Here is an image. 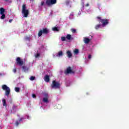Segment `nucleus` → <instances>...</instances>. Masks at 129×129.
I'll list each match as a JSON object with an SVG mask.
<instances>
[{
  "mask_svg": "<svg viewBox=\"0 0 129 129\" xmlns=\"http://www.w3.org/2000/svg\"><path fill=\"white\" fill-rule=\"evenodd\" d=\"M6 1V2H8V0H5Z\"/></svg>",
  "mask_w": 129,
  "mask_h": 129,
  "instance_id": "ea45409f",
  "label": "nucleus"
},
{
  "mask_svg": "<svg viewBox=\"0 0 129 129\" xmlns=\"http://www.w3.org/2000/svg\"><path fill=\"white\" fill-rule=\"evenodd\" d=\"M74 53L75 54V55H77V54L79 53V50L78 49H75L74 50Z\"/></svg>",
  "mask_w": 129,
  "mask_h": 129,
  "instance_id": "aec40b11",
  "label": "nucleus"
},
{
  "mask_svg": "<svg viewBox=\"0 0 129 129\" xmlns=\"http://www.w3.org/2000/svg\"><path fill=\"white\" fill-rule=\"evenodd\" d=\"M84 42L85 44H88V43L90 42V39H89L88 37H84Z\"/></svg>",
  "mask_w": 129,
  "mask_h": 129,
  "instance_id": "f8f14e48",
  "label": "nucleus"
},
{
  "mask_svg": "<svg viewBox=\"0 0 129 129\" xmlns=\"http://www.w3.org/2000/svg\"><path fill=\"white\" fill-rule=\"evenodd\" d=\"M67 54L68 58H71L72 57V53H71V51L68 50L67 51Z\"/></svg>",
  "mask_w": 129,
  "mask_h": 129,
  "instance_id": "4468645a",
  "label": "nucleus"
},
{
  "mask_svg": "<svg viewBox=\"0 0 129 129\" xmlns=\"http://www.w3.org/2000/svg\"><path fill=\"white\" fill-rule=\"evenodd\" d=\"M61 40L62 41V42H65V41H66V37L64 36H62L61 37Z\"/></svg>",
  "mask_w": 129,
  "mask_h": 129,
  "instance_id": "393cba45",
  "label": "nucleus"
},
{
  "mask_svg": "<svg viewBox=\"0 0 129 129\" xmlns=\"http://www.w3.org/2000/svg\"><path fill=\"white\" fill-rule=\"evenodd\" d=\"M42 6H45V2L44 1H42L40 3V4L39 5V7H42Z\"/></svg>",
  "mask_w": 129,
  "mask_h": 129,
  "instance_id": "4be33fe9",
  "label": "nucleus"
},
{
  "mask_svg": "<svg viewBox=\"0 0 129 129\" xmlns=\"http://www.w3.org/2000/svg\"><path fill=\"white\" fill-rule=\"evenodd\" d=\"M42 34H43V31L42 30H40L38 34V37H41V36H42Z\"/></svg>",
  "mask_w": 129,
  "mask_h": 129,
  "instance_id": "5701e85b",
  "label": "nucleus"
},
{
  "mask_svg": "<svg viewBox=\"0 0 129 129\" xmlns=\"http://www.w3.org/2000/svg\"><path fill=\"white\" fill-rule=\"evenodd\" d=\"M13 72H14V73H16V72H17V69H14L13 70Z\"/></svg>",
  "mask_w": 129,
  "mask_h": 129,
  "instance_id": "2f4dec72",
  "label": "nucleus"
},
{
  "mask_svg": "<svg viewBox=\"0 0 129 129\" xmlns=\"http://www.w3.org/2000/svg\"><path fill=\"white\" fill-rule=\"evenodd\" d=\"M64 73L65 74H72L73 73H74V71H73L72 70V69H71V68L70 67H68L66 70L64 71Z\"/></svg>",
  "mask_w": 129,
  "mask_h": 129,
  "instance_id": "6e6552de",
  "label": "nucleus"
},
{
  "mask_svg": "<svg viewBox=\"0 0 129 129\" xmlns=\"http://www.w3.org/2000/svg\"><path fill=\"white\" fill-rule=\"evenodd\" d=\"M22 14L23 15L24 18H28L29 10L27 9L26 5H23L22 6Z\"/></svg>",
  "mask_w": 129,
  "mask_h": 129,
  "instance_id": "20e7f679",
  "label": "nucleus"
},
{
  "mask_svg": "<svg viewBox=\"0 0 129 129\" xmlns=\"http://www.w3.org/2000/svg\"><path fill=\"white\" fill-rule=\"evenodd\" d=\"M35 58H39L40 57V53H38L36 54H35Z\"/></svg>",
  "mask_w": 129,
  "mask_h": 129,
  "instance_id": "c756f323",
  "label": "nucleus"
},
{
  "mask_svg": "<svg viewBox=\"0 0 129 129\" xmlns=\"http://www.w3.org/2000/svg\"><path fill=\"white\" fill-rule=\"evenodd\" d=\"M16 62L18 64V65H20V66H22L23 64H24V61L21 59V58L17 57L16 59Z\"/></svg>",
  "mask_w": 129,
  "mask_h": 129,
  "instance_id": "9b49d317",
  "label": "nucleus"
},
{
  "mask_svg": "<svg viewBox=\"0 0 129 129\" xmlns=\"http://www.w3.org/2000/svg\"><path fill=\"white\" fill-rule=\"evenodd\" d=\"M82 2V5L83 6V8L82 9V10H83V8L84 7V0H81Z\"/></svg>",
  "mask_w": 129,
  "mask_h": 129,
  "instance_id": "cd10ccee",
  "label": "nucleus"
},
{
  "mask_svg": "<svg viewBox=\"0 0 129 129\" xmlns=\"http://www.w3.org/2000/svg\"><path fill=\"white\" fill-rule=\"evenodd\" d=\"M51 87L54 89H58L61 87V84L57 81H53L51 84Z\"/></svg>",
  "mask_w": 129,
  "mask_h": 129,
  "instance_id": "7ed1b4c3",
  "label": "nucleus"
},
{
  "mask_svg": "<svg viewBox=\"0 0 129 129\" xmlns=\"http://www.w3.org/2000/svg\"><path fill=\"white\" fill-rule=\"evenodd\" d=\"M63 56V52L62 51H59L57 53L55 54H53V57L55 58V57H62Z\"/></svg>",
  "mask_w": 129,
  "mask_h": 129,
  "instance_id": "9d476101",
  "label": "nucleus"
},
{
  "mask_svg": "<svg viewBox=\"0 0 129 129\" xmlns=\"http://www.w3.org/2000/svg\"><path fill=\"white\" fill-rule=\"evenodd\" d=\"M49 95L48 93H45L43 94V97L42 99V102L40 104L41 105V108H44L47 106V104L49 103Z\"/></svg>",
  "mask_w": 129,
  "mask_h": 129,
  "instance_id": "f257e3e1",
  "label": "nucleus"
},
{
  "mask_svg": "<svg viewBox=\"0 0 129 129\" xmlns=\"http://www.w3.org/2000/svg\"><path fill=\"white\" fill-rule=\"evenodd\" d=\"M12 22H13V19H10L9 20V23H12Z\"/></svg>",
  "mask_w": 129,
  "mask_h": 129,
  "instance_id": "f704fd0d",
  "label": "nucleus"
},
{
  "mask_svg": "<svg viewBox=\"0 0 129 129\" xmlns=\"http://www.w3.org/2000/svg\"><path fill=\"white\" fill-rule=\"evenodd\" d=\"M52 31L54 32H58L59 31V29L57 27H53L52 28Z\"/></svg>",
  "mask_w": 129,
  "mask_h": 129,
  "instance_id": "412c9836",
  "label": "nucleus"
},
{
  "mask_svg": "<svg viewBox=\"0 0 129 129\" xmlns=\"http://www.w3.org/2000/svg\"><path fill=\"white\" fill-rule=\"evenodd\" d=\"M88 6H89V4H87V5H86V6H87V7H88Z\"/></svg>",
  "mask_w": 129,
  "mask_h": 129,
  "instance_id": "4c0bfd02",
  "label": "nucleus"
},
{
  "mask_svg": "<svg viewBox=\"0 0 129 129\" xmlns=\"http://www.w3.org/2000/svg\"><path fill=\"white\" fill-rule=\"evenodd\" d=\"M101 28H103V27H102V26L101 25H100V24L97 25L95 26L96 30H98V29H100Z\"/></svg>",
  "mask_w": 129,
  "mask_h": 129,
  "instance_id": "a211bd4d",
  "label": "nucleus"
},
{
  "mask_svg": "<svg viewBox=\"0 0 129 129\" xmlns=\"http://www.w3.org/2000/svg\"><path fill=\"white\" fill-rule=\"evenodd\" d=\"M67 40H68L69 41H70V40L72 39V37L71 36V35L70 34H67L66 36Z\"/></svg>",
  "mask_w": 129,
  "mask_h": 129,
  "instance_id": "dca6fc26",
  "label": "nucleus"
},
{
  "mask_svg": "<svg viewBox=\"0 0 129 129\" xmlns=\"http://www.w3.org/2000/svg\"><path fill=\"white\" fill-rule=\"evenodd\" d=\"M44 81L47 83L49 82L50 81V77L48 75H46L44 77Z\"/></svg>",
  "mask_w": 129,
  "mask_h": 129,
  "instance_id": "ddd939ff",
  "label": "nucleus"
},
{
  "mask_svg": "<svg viewBox=\"0 0 129 129\" xmlns=\"http://www.w3.org/2000/svg\"><path fill=\"white\" fill-rule=\"evenodd\" d=\"M20 88H18V87H16L15 88V90L16 91V92H20Z\"/></svg>",
  "mask_w": 129,
  "mask_h": 129,
  "instance_id": "a878e982",
  "label": "nucleus"
},
{
  "mask_svg": "<svg viewBox=\"0 0 129 129\" xmlns=\"http://www.w3.org/2000/svg\"><path fill=\"white\" fill-rule=\"evenodd\" d=\"M3 106H7V101L4 98L2 99Z\"/></svg>",
  "mask_w": 129,
  "mask_h": 129,
  "instance_id": "f3484780",
  "label": "nucleus"
},
{
  "mask_svg": "<svg viewBox=\"0 0 129 129\" xmlns=\"http://www.w3.org/2000/svg\"><path fill=\"white\" fill-rule=\"evenodd\" d=\"M91 58V55L89 54L88 56V58L90 59Z\"/></svg>",
  "mask_w": 129,
  "mask_h": 129,
  "instance_id": "473e14b6",
  "label": "nucleus"
},
{
  "mask_svg": "<svg viewBox=\"0 0 129 129\" xmlns=\"http://www.w3.org/2000/svg\"><path fill=\"white\" fill-rule=\"evenodd\" d=\"M35 77L32 76L30 78V80H31V81H33V80H35Z\"/></svg>",
  "mask_w": 129,
  "mask_h": 129,
  "instance_id": "c85d7f7f",
  "label": "nucleus"
},
{
  "mask_svg": "<svg viewBox=\"0 0 129 129\" xmlns=\"http://www.w3.org/2000/svg\"><path fill=\"white\" fill-rule=\"evenodd\" d=\"M6 18V15H5V9L4 8L0 9V19L4 20Z\"/></svg>",
  "mask_w": 129,
  "mask_h": 129,
  "instance_id": "0eeeda50",
  "label": "nucleus"
},
{
  "mask_svg": "<svg viewBox=\"0 0 129 129\" xmlns=\"http://www.w3.org/2000/svg\"><path fill=\"white\" fill-rule=\"evenodd\" d=\"M22 69L24 72H27V71H28L29 70V68H28L25 66L22 67Z\"/></svg>",
  "mask_w": 129,
  "mask_h": 129,
  "instance_id": "6ab92c4d",
  "label": "nucleus"
},
{
  "mask_svg": "<svg viewBox=\"0 0 129 129\" xmlns=\"http://www.w3.org/2000/svg\"><path fill=\"white\" fill-rule=\"evenodd\" d=\"M97 20L99 23H101L102 27L104 28V27H106L109 23V20L106 19H102L101 17H98Z\"/></svg>",
  "mask_w": 129,
  "mask_h": 129,
  "instance_id": "f03ea898",
  "label": "nucleus"
},
{
  "mask_svg": "<svg viewBox=\"0 0 129 129\" xmlns=\"http://www.w3.org/2000/svg\"><path fill=\"white\" fill-rule=\"evenodd\" d=\"M66 3H67V5H69V1H67Z\"/></svg>",
  "mask_w": 129,
  "mask_h": 129,
  "instance_id": "c9c22d12",
  "label": "nucleus"
},
{
  "mask_svg": "<svg viewBox=\"0 0 129 129\" xmlns=\"http://www.w3.org/2000/svg\"><path fill=\"white\" fill-rule=\"evenodd\" d=\"M30 118H31V117H30V116L28 115H26L24 117H22L19 121H17L16 122V125H17V126H18L19 125V124L20 123V121H22V120H23V119H30Z\"/></svg>",
  "mask_w": 129,
  "mask_h": 129,
  "instance_id": "423d86ee",
  "label": "nucleus"
},
{
  "mask_svg": "<svg viewBox=\"0 0 129 129\" xmlns=\"http://www.w3.org/2000/svg\"><path fill=\"white\" fill-rule=\"evenodd\" d=\"M31 37H25V40L26 41H30L31 40Z\"/></svg>",
  "mask_w": 129,
  "mask_h": 129,
  "instance_id": "bb28decb",
  "label": "nucleus"
},
{
  "mask_svg": "<svg viewBox=\"0 0 129 129\" xmlns=\"http://www.w3.org/2000/svg\"><path fill=\"white\" fill-rule=\"evenodd\" d=\"M72 33H75V32H76V29H72Z\"/></svg>",
  "mask_w": 129,
  "mask_h": 129,
  "instance_id": "7c9ffc66",
  "label": "nucleus"
},
{
  "mask_svg": "<svg viewBox=\"0 0 129 129\" xmlns=\"http://www.w3.org/2000/svg\"><path fill=\"white\" fill-rule=\"evenodd\" d=\"M2 89L5 91V95L7 96H9V95H10V93L11 92L10 87L7 86L6 85H4L2 86Z\"/></svg>",
  "mask_w": 129,
  "mask_h": 129,
  "instance_id": "39448f33",
  "label": "nucleus"
},
{
  "mask_svg": "<svg viewBox=\"0 0 129 129\" xmlns=\"http://www.w3.org/2000/svg\"><path fill=\"white\" fill-rule=\"evenodd\" d=\"M78 15H79V16L80 15H81V12H79V13H78Z\"/></svg>",
  "mask_w": 129,
  "mask_h": 129,
  "instance_id": "e433bc0d",
  "label": "nucleus"
},
{
  "mask_svg": "<svg viewBox=\"0 0 129 129\" xmlns=\"http://www.w3.org/2000/svg\"><path fill=\"white\" fill-rule=\"evenodd\" d=\"M32 97H33V98H36V95H35V94H32Z\"/></svg>",
  "mask_w": 129,
  "mask_h": 129,
  "instance_id": "72a5a7b5",
  "label": "nucleus"
},
{
  "mask_svg": "<svg viewBox=\"0 0 129 129\" xmlns=\"http://www.w3.org/2000/svg\"><path fill=\"white\" fill-rule=\"evenodd\" d=\"M74 16V14L73 13H71L69 16V18L71 19V20H72V19H73V17Z\"/></svg>",
  "mask_w": 129,
  "mask_h": 129,
  "instance_id": "b1692460",
  "label": "nucleus"
},
{
  "mask_svg": "<svg viewBox=\"0 0 129 129\" xmlns=\"http://www.w3.org/2000/svg\"><path fill=\"white\" fill-rule=\"evenodd\" d=\"M67 86H70V85L67 84Z\"/></svg>",
  "mask_w": 129,
  "mask_h": 129,
  "instance_id": "58836bf2",
  "label": "nucleus"
},
{
  "mask_svg": "<svg viewBox=\"0 0 129 129\" xmlns=\"http://www.w3.org/2000/svg\"><path fill=\"white\" fill-rule=\"evenodd\" d=\"M56 0H47L46 1V5L47 6H51V5H55L56 4Z\"/></svg>",
  "mask_w": 129,
  "mask_h": 129,
  "instance_id": "1a4fd4ad",
  "label": "nucleus"
},
{
  "mask_svg": "<svg viewBox=\"0 0 129 129\" xmlns=\"http://www.w3.org/2000/svg\"><path fill=\"white\" fill-rule=\"evenodd\" d=\"M42 31L43 34H48L49 33V29L47 28H44Z\"/></svg>",
  "mask_w": 129,
  "mask_h": 129,
  "instance_id": "2eb2a0df",
  "label": "nucleus"
}]
</instances>
